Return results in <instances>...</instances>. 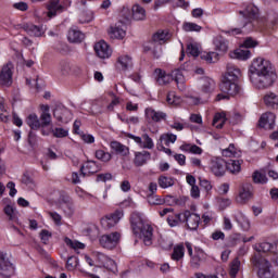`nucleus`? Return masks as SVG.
Wrapping results in <instances>:
<instances>
[{"mask_svg": "<svg viewBox=\"0 0 278 278\" xmlns=\"http://www.w3.org/2000/svg\"><path fill=\"white\" fill-rule=\"evenodd\" d=\"M249 77L251 84L257 90H266L270 88L277 79V73L270 61L257 58L254 59L249 68Z\"/></svg>", "mask_w": 278, "mask_h": 278, "instance_id": "nucleus-1", "label": "nucleus"}, {"mask_svg": "<svg viewBox=\"0 0 278 278\" xmlns=\"http://www.w3.org/2000/svg\"><path fill=\"white\" fill-rule=\"evenodd\" d=\"M257 254H254L251 258L252 266L256 269V275L258 278H275V271H273V265L268 260L261 256L260 253H268L273 249V243L261 242L253 247Z\"/></svg>", "mask_w": 278, "mask_h": 278, "instance_id": "nucleus-2", "label": "nucleus"}, {"mask_svg": "<svg viewBox=\"0 0 278 278\" xmlns=\"http://www.w3.org/2000/svg\"><path fill=\"white\" fill-rule=\"evenodd\" d=\"M130 225L135 236H139L146 247L153 244V226L142 219L140 213H132Z\"/></svg>", "mask_w": 278, "mask_h": 278, "instance_id": "nucleus-3", "label": "nucleus"}, {"mask_svg": "<svg viewBox=\"0 0 278 278\" xmlns=\"http://www.w3.org/2000/svg\"><path fill=\"white\" fill-rule=\"evenodd\" d=\"M154 77L159 86H168L170 81H176L178 89L181 91L186 90V78L184 77L181 70H174L170 74H166V72L161 68H156L154 71Z\"/></svg>", "mask_w": 278, "mask_h": 278, "instance_id": "nucleus-4", "label": "nucleus"}, {"mask_svg": "<svg viewBox=\"0 0 278 278\" xmlns=\"http://www.w3.org/2000/svg\"><path fill=\"white\" fill-rule=\"evenodd\" d=\"M168 40H170V31L159 30L153 35L152 41L146 49H148V51H152L154 58L159 59L162 55V45H164V42H168Z\"/></svg>", "mask_w": 278, "mask_h": 278, "instance_id": "nucleus-5", "label": "nucleus"}, {"mask_svg": "<svg viewBox=\"0 0 278 278\" xmlns=\"http://www.w3.org/2000/svg\"><path fill=\"white\" fill-rule=\"evenodd\" d=\"M100 247L103 249H108L112 251V249H116L118 243L121 242V233L119 232H111L108 235H103L99 239Z\"/></svg>", "mask_w": 278, "mask_h": 278, "instance_id": "nucleus-6", "label": "nucleus"}, {"mask_svg": "<svg viewBox=\"0 0 278 278\" xmlns=\"http://www.w3.org/2000/svg\"><path fill=\"white\" fill-rule=\"evenodd\" d=\"M210 170L215 177H224L227 173V163L223 157H212L210 161Z\"/></svg>", "mask_w": 278, "mask_h": 278, "instance_id": "nucleus-7", "label": "nucleus"}, {"mask_svg": "<svg viewBox=\"0 0 278 278\" xmlns=\"http://www.w3.org/2000/svg\"><path fill=\"white\" fill-rule=\"evenodd\" d=\"M14 64L12 62H8L4 64L0 71V84L1 86H5V88H10L12 86V75H14Z\"/></svg>", "mask_w": 278, "mask_h": 278, "instance_id": "nucleus-8", "label": "nucleus"}, {"mask_svg": "<svg viewBox=\"0 0 278 278\" xmlns=\"http://www.w3.org/2000/svg\"><path fill=\"white\" fill-rule=\"evenodd\" d=\"M182 223H186L187 228L191 231H197L201 223V216L190 211H185L182 213Z\"/></svg>", "mask_w": 278, "mask_h": 278, "instance_id": "nucleus-9", "label": "nucleus"}, {"mask_svg": "<svg viewBox=\"0 0 278 278\" xmlns=\"http://www.w3.org/2000/svg\"><path fill=\"white\" fill-rule=\"evenodd\" d=\"M240 16H242L243 21V27H247L248 23H252L257 18L260 14V10L254 4H245V8L243 11H239Z\"/></svg>", "mask_w": 278, "mask_h": 278, "instance_id": "nucleus-10", "label": "nucleus"}, {"mask_svg": "<svg viewBox=\"0 0 278 278\" xmlns=\"http://www.w3.org/2000/svg\"><path fill=\"white\" fill-rule=\"evenodd\" d=\"M121 218H123V211H115L114 213L103 217L100 223L104 229H112V227H116V225H118Z\"/></svg>", "mask_w": 278, "mask_h": 278, "instance_id": "nucleus-11", "label": "nucleus"}, {"mask_svg": "<svg viewBox=\"0 0 278 278\" xmlns=\"http://www.w3.org/2000/svg\"><path fill=\"white\" fill-rule=\"evenodd\" d=\"M0 275H2V277L14 275V265L8 258V253L3 251H0Z\"/></svg>", "mask_w": 278, "mask_h": 278, "instance_id": "nucleus-12", "label": "nucleus"}, {"mask_svg": "<svg viewBox=\"0 0 278 278\" xmlns=\"http://www.w3.org/2000/svg\"><path fill=\"white\" fill-rule=\"evenodd\" d=\"M47 10L48 18H55L56 14H62L65 10L64 0H49Z\"/></svg>", "mask_w": 278, "mask_h": 278, "instance_id": "nucleus-13", "label": "nucleus"}, {"mask_svg": "<svg viewBox=\"0 0 278 278\" xmlns=\"http://www.w3.org/2000/svg\"><path fill=\"white\" fill-rule=\"evenodd\" d=\"M220 91L226 92V94H229L230 97H236L242 92V89L238 84H236V80H223L219 85Z\"/></svg>", "mask_w": 278, "mask_h": 278, "instance_id": "nucleus-14", "label": "nucleus"}, {"mask_svg": "<svg viewBox=\"0 0 278 278\" xmlns=\"http://www.w3.org/2000/svg\"><path fill=\"white\" fill-rule=\"evenodd\" d=\"M127 138L134 140L141 149H153L155 143H153V139L149 137L148 134H143L142 137H138L131 134L127 135Z\"/></svg>", "mask_w": 278, "mask_h": 278, "instance_id": "nucleus-15", "label": "nucleus"}, {"mask_svg": "<svg viewBox=\"0 0 278 278\" xmlns=\"http://www.w3.org/2000/svg\"><path fill=\"white\" fill-rule=\"evenodd\" d=\"M93 49L100 60H108V58L112 56V48H110V45L103 40L98 41Z\"/></svg>", "mask_w": 278, "mask_h": 278, "instance_id": "nucleus-16", "label": "nucleus"}, {"mask_svg": "<svg viewBox=\"0 0 278 278\" xmlns=\"http://www.w3.org/2000/svg\"><path fill=\"white\" fill-rule=\"evenodd\" d=\"M53 116L59 123H70V121H73V113L65 106H56L53 111Z\"/></svg>", "mask_w": 278, "mask_h": 278, "instance_id": "nucleus-17", "label": "nucleus"}, {"mask_svg": "<svg viewBox=\"0 0 278 278\" xmlns=\"http://www.w3.org/2000/svg\"><path fill=\"white\" fill-rule=\"evenodd\" d=\"M276 118L277 116L275 113L267 112L261 116L258 127H263L264 129H274Z\"/></svg>", "mask_w": 278, "mask_h": 278, "instance_id": "nucleus-18", "label": "nucleus"}, {"mask_svg": "<svg viewBox=\"0 0 278 278\" xmlns=\"http://www.w3.org/2000/svg\"><path fill=\"white\" fill-rule=\"evenodd\" d=\"M99 170H101V166L92 160H88L85 165L80 166V175L84 177H86L87 173L88 175H94V173H99Z\"/></svg>", "mask_w": 278, "mask_h": 278, "instance_id": "nucleus-19", "label": "nucleus"}, {"mask_svg": "<svg viewBox=\"0 0 278 278\" xmlns=\"http://www.w3.org/2000/svg\"><path fill=\"white\" fill-rule=\"evenodd\" d=\"M241 76L242 72L238 68V66L231 63L227 64V72L226 75L224 76V80L238 81V79H240Z\"/></svg>", "mask_w": 278, "mask_h": 278, "instance_id": "nucleus-20", "label": "nucleus"}, {"mask_svg": "<svg viewBox=\"0 0 278 278\" xmlns=\"http://www.w3.org/2000/svg\"><path fill=\"white\" fill-rule=\"evenodd\" d=\"M116 67L119 71H129L134 68V60L127 54L121 55L117 58Z\"/></svg>", "mask_w": 278, "mask_h": 278, "instance_id": "nucleus-21", "label": "nucleus"}, {"mask_svg": "<svg viewBox=\"0 0 278 278\" xmlns=\"http://www.w3.org/2000/svg\"><path fill=\"white\" fill-rule=\"evenodd\" d=\"M146 116L153 123H161V121H166V113L162 111H155L152 108L146 109Z\"/></svg>", "mask_w": 278, "mask_h": 278, "instance_id": "nucleus-22", "label": "nucleus"}, {"mask_svg": "<svg viewBox=\"0 0 278 278\" xmlns=\"http://www.w3.org/2000/svg\"><path fill=\"white\" fill-rule=\"evenodd\" d=\"M151 160V152L149 151H141L135 152L134 165L137 167L144 166Z\"/></svg>", "mask_w": 278, "mask_h": 278, "instance_id": "nucleus-23", "label": "nucleus"}, {"mask_svg": "<svg viewBox=\"0 0 278 278\" xmlns=\"http://www.w3.org/2000/svg\"><path fill=\"white\" fill-rule=\"evenodd\" d=\"M252 197L253 193L251 192V184H247L240 190L239 195L237 198V203H240V205H244V203H247Z\"/></svg>", "mask_w": 278, "mask_h": 278, "instance_id": "nucleus-24", "label": "nucleus"}, {"mask_svg": "<svg viewBox=\"0 0 278 278\" xmlns=\"http://www.w3.org/2000/svg\"><path fill=\"white\" fill-rule=\"evenodd\" d=\"M110 147L116 155H123V157H127L129 154V147L118 142V141H111Z\"/></svg>", "mask_w": 278, "mask_h": 278, "instance_id": "nucleus-25", "label": "nucleus"}, {"mask_svg": "<svg viewBox=\"0 0 278 278\" xmlns=\"http://www.w3.org/2000/svg\"><path fill=\"white\" fill-rule=\"evenodd\" d=\"M206 254L201 249H195L193 256L191 257V266L192 268H199L201 266V262H205Z\"/></svg>", "mask_w": 278, "mask_h": 278, "instance_id": "nucleus-26", "label": "nucleus"}, {"mask_svg": "<svg viewBox=\"0 0 278 278\" xmlns=\"http://www.w3.org/2000/svg\"><path fill=\"white\" fill-rule=\"evenodd\" d=\"M75 70V65L68 61H61L59 63V73L63 77H68V75H73V71Z\"/></svg>", "mask_w": 278, "mask_h": 278, "instance_id": "nucleus-27", "label": "nucleus"}, {"mask_svg": "<svg viewBox=\"0 0 278 278\" xmlns=\"http://www.w3.org/2000/svg\"><path fill=\"white\" fill-rule=\"evenodd\" d=\"M67 38L70 42H83L84 38H86V35H84V33H81V30L77 29L76 27H72L68 30Z\"/></svg>", "mask_w": 278, "mask_h": 278, "instance_id": "nucleus-28", "label": "nucleus"}, {"mask_svg": "<svg viewBox=\"0 0 278 278\" xmlns=\"http://www.w3.org/2000/svg\"><path fill=\"white\" fill-rule=\"evenodd\" d=\"M263 101L267 108H271L273 110H277L278 108V96L275 92H267Z\"/></svg>", "mask_w": 278, "mask_h": 278, "instance_id": "nucleus-29", "label": "nucleus"}, {"mask_svg": "<svg viewBox=\"0 0 278 278\" xmlns=\"http://www.w3.org/2000/svg\"><path fill=\"white\" fill-rule=\"evenodd\" d=\"M24 30L27 33L28 36H35L36 38H40L45 30L40 26H36L34 24H26L24 25Z\"/></svg>", "mask_w": 278, "mask_h": 278, "instance_id": "nucleus-30", "label": "nucleus"}, {"mask_svg": "<svg viewBox=\"0 0 278 278\" xmlns=\"http://www.w3.org/2000/svg\"><path fill=\"white\" fill-rule=\"evenodd\" d=\"M132 18L134 21H146L147 10H144L140 4L132 5Z\"/></svg>", "mask_w": 278, "mask_h": 278, "instance_id": "nucleus-31", "label": "nucleus"}, {"mask_svg": "<svg viewBox=\"0 0 278 278\" xmlns=\"http://www.w3.org/2000/svg\"><path fill=\"white\" fill-rule=\"evenodd\" d=\"M62 210L66 216H73L75 214V203L71 198H65L62 203Z\"/></svg>", "mask_w": 278, "mask_h": 278, "instance_id": "nucleus-32", "label": "nucleus"}, {"mask_svg": "<svg viewBox=\"0 0 278 278\" xmlns=\"http://www.w3.org/2000/svg\"><path fill=\"white\" fill-rule=\"evenodd\" d=\"M214 45L217 49V51H220L222 53H227L229 50V42L223 38V36H218L214 39Z\"/></svg>", "mask_w": 278, "mask_h": 278, "instance_id": "nucleus-33", "label": "nucleus"}, {"mask_svg": "<svg viewBox=\"0 0 278 278\" xmlns=\"http://www.w3.org/2000/svg\"><path fill=\"white\" fill-rule=\"evenodd\" d=\"M230 58L235 60H249L251 58V50L244 49H237L232 53H230Z\"/></svg>", "mask_w": 278, "mask_h": 278, "instance_id": "nucleus-34", "label": "nucleus"}, {"mask_svg": "<svg viewBox=\"0 0 278 278\" xmlns=\"http://www.w3.org/2000/svg\"><path fill=\"white\" fill-rule=\"evenodd\" d=\"M184 255H186V248L184 247V244H178L174 247L172 253V260H174V262H179L180 260H184Z\"/></svg>", "mask_w": 278, "mask_h": 278, "instance_id": "nucleus-35", "label": "nucleus"}, {"mask_svg": "<svg viewBox=\"0 0 278 278\" xmlns=\"http://www.w3.org/2000/svg\"><path fill=\"white\" fill-rule=\"evenodd\" d=\"M161 144H165V147H170L172 144H175L177 142V135H174L172 132L163 134L160 137Z\"/></svg>", "mask_w": 278, "mask_h": 278, "instance_id": "nucleus-36", "label": "nucleus"}, {"mask_svg": "<svg viewBox=\"0 0 278 278\" xmlns=\"http://www.w3.org/2000/svg\"><path fill=\"white\" fill-rule=\"evenodd\" d=\"M237 223L243 231H249V229H251V220H249V217L243 213H240L237 216Z\"/></svg>", "mask_w": 278, "mask_h": 278, "instance_id": "nucleus-37", "label": "nucleus"}, {"mask_svg": "<svg viewBox=\"0 0 278 278\" xmlns=\"http://www.w3.org/2000/svg\"><path fill=\"white\" fill-rule=\"evenodd\" d=\"M214 88H216V83L212 78H204L202 83V92L208 94L210 92H214Z\"/></svg>", "mask_w": 278, "mask_h": 278, "instance_id": "nucleus-38", "label": "nucleus"}, {"mask_svg": "<svg viewBox=\"0 0 278 278\" xmlns=\"http://www.w3.org/2000/svg\"><path fill=\"white\" fill-rule=\"evenodd\" d=\"M180 223H184V213L169 215L167 217V224L169 227H177Z\"/></svg>", "mask_w": 278, "mask_h": 278, "instance_id": "nucleus-39", "label": "nucleus"}, {"mask_svg": "<svg viewBox=\"0 0 278 278\" xmlns=\"http://www.w3.org/2000/svg\"><path fill=\"white\" fill-rule=\"evenodd\" d=\"M127 36L125 28L121 26L111 27V37L116 38L117 40H123L124 37Z\"/></svg>", "mask_w": 278, "mask_h": 278, "instance_id": "nucleus-40", "label": "nucleus"}, {"mask_svg": "<svg viewBox=\"0 0 278 278\" xmlns=\"http://www.w3.org/2000/svg\"><path fill=\"white\" fill-rule=\"evenodd\" d=\"M26 123L30 127V129L38 130V128L41 127L40 119L36 114L28 115V117L26 118Z\"/></svg>", "mask_w": 278, "mask_h": 278, "instance_id": "nucleus-41", "label": "nucleus"}, {"mask_svg": "<svg viewBox=\"0 0 278 278\" xmlns=\"http://www.w3.org/2000/svg\"><path fill=\"white\" fill-rule=\"evenodd\" d=\"M201 60H204L207 64H215L219 60V54L218 52H207L201 55Z\"/></svg>", "mask_w": 278, "mask_h": 278, "instance_id": "nucleus-42", "label": "nucleus"}, {"mask_svg": "<svg viewBox=\"0 0 278 278\" xmlns=\"http://www.w3.org/2000/svg\"><path fill=\"white\" fill-rule=\"evenodd\" d=\"M149 205H164L166 203V200H164L162 197L157 194H148L147 195Z\"/></svg>", "mask_w": 278, "mask_h": 278, "instance_id": "nucleus-43", "label": "nucleus"}, {"mask_svg": "<svg viewBox=\"0 0 278 278\" xmlns=\"http://www.w3.org/2000/svg\"><path fill=\"white\" fill-rule=\"evenodd\" d=\"M227 170H229L232 175H237L242 170L240 161H230L227 163Z\"/></svg>", "mask_w": 278, "mask_h": 278, "instance_id": "nucleus-44", "label": "nucleus"}, {"mask_svg": "<svg viewBox=\"0 0 278 278\" xmlns=\"http://www.w3.org/2000/svg\"><path fill=\"white\" fill-rule=\"evenodd\" d=\"M182 29H184V31H187V33H189V31H197V33H199V31H201L203 29V27H201L197 23L185 22L182 24Z\"/></svg>", "mask_w": 278, "mask_h": 278, "instance_id": "nucleus-45", "label": "nucleus"}, {"mask_svg": "<svg viewBox=\"0 0 278 278\" xmlns=\"http://www.w3.org/2000/svg\"><path fill=\"white\" fill-rule=\"evenodd\" d=\"M224 125H225V114L216 113L213 118V127H216V129H223Z\"/></svg>", "mask_w": 278, "mask_h": 278, "instance_id": "nucleus-46", "label": "nucleus"}, {"mask_svg": "<svg viewBox=\"0 0 278 278\" xmlns=\"http://www.w3.org/2000/svg\"><path fill=\"white\" fill-rule=\"evenodd\" d=\"M252 179L254 184H268V177H266V174H262L261 172H254Z\"/></svg>", "mask_w": 278, "mask_h": 278, "instance_id": "nucleus-47", "label": "nucleus"}, {"mask_svg": "<svg viewBox=\"0 0 278 278\" xmlns=\"http://www.w3.org/2000/svg\"><path fill=\"white\" fill-rule=\"evenodd\" d=\"M238 273H240V260L235 258L231 263H230V271L229 275L231 278H236V276L238 275Z\"/></svg>", "mask_w": 278, "mask_h": 278, "instance_id": "nucleus-48", "label": "nucleus"}, {"mask_svg": "<svg viewBox=\"0 0 278 278\" xmlns=\"http://www.w3.org/2000/svg\"><path fill=\"white\" fill-rule=\"evenodd\" d=\"M64 242L67 247H70V249H74V250L86 249V245L84 243L79 241H73L71 240V238H67V237L64 238Z\"/></svg>", "mask_w": 278, "mask_h": 278, "instance_id": "nucleus-49", "label": "nucleus"}, {"mask_svg": "<svg viewBox=\"0 0 278 278\" xmlns=\"http://www.w3.org/2000/svg\"><path fill=\"white\" fill-rule=\"evenodd\" d=\"M4 214L12 223H16V220H18V218L16 217V211L12 207V205H7L4 207Z\"/></svg>", "mask_w": 278, "mask_h": 278, "instance_id": "nucleus-50", "label": "nucleus"}, {"mask_svg": "<svg viewBox=\"0 0 278 278\" xmlns=\"http://www.w3.org/2000/svg\"><path fill=\"white\" fill-rule=\"evenodd\" d=\"M96 157H97V160H100V162H110V160H112V154H110V152H105L103 150H97Z\"/></svg>", "mask_w": 278, "mask_h": 278, "instance_id": "nucleus-51", "label": "nucleus"}, {"mask_svg": "<svg viewBox=\"0 0 278 278\" xmlns=\"http://www.w3.org/2000/svg\"><path fill=\"white\" fill-rule=\"evenodd\" d=\"M188 55H192V58H199L201 51L199 50V46L197 43H189L187 46Z\"/></svg>", "mask_w": 278, "mask_h": 278, "instance_id": "nucleus-52", "label": "nucleus"}, {"mask_svg": "<svg viewBox=\"0 0 278 278\" xmlns=\"http://www.w3.org/2000/svg\"><path fill=\"white\" fill-rule=\"evenodd\" d=\"M159 243L165 251L173 249V240L168 239V237H161Z\"/></svg>", "mask_w": 278, "mask_h": 278, "instance_id": "nucleus-53", "label": "nucleus"}, {"mask_svg": "<svg viewBox=\"0 0 278 278\" xmlns=\"http://www.w3.org/2000/svg\"><path fill=\"white\" fill-rule=\"evenodd\" d=\"M175 181L172 180V178H168L166 176H161L159 178V186L161 188H170V186H174Z\"/></svg>", "mask_w": 278, "mask_h": 278, "instance_id": "nucleus-54", "label": "nucleus"}, {"mask_svg": "<svg viewBox=\"0 0 278 278\" xmlns=\"http://www.w3.org/2000/svg\"><path fill=\"white\" fill-rule=\"evenodd\" d=\"M21 182L24 184L25 186H29V187L35 186L34 178L31 177V175L28 172H25L22 175Z\"/></svg>", "mask_w": 278, "mask_h": 278, "instance_id": "nucleus-55", "label": "nucleus"}, {"mask_svg": "<svg viewBox=\"0 0 278 278\" xmlns=\"http://www.w3.org/2000/svg\"><path fill=\"white\" fill-rule=\"evenodd\" d=\"M78 264H79V261L77 260L76 256H70L66 262V268L67 270H75Z\"/></svg>", "mask_w": 278, "mask_h": 278, "instance_id": "nucleus-56", "label": "nucleus"}, {"mask_svg": "<svg viewBox=\"0 0 278 278\" xmlns=\"http://www.w3.org/2000/svg\"><path fill=\"white\" fill-rule=\"evenodd\" d=\"M40 122L41 127H49L51 125V113H41Z\"/></svg>", "mask_w": 278, "mask_h": 278, "instance_id": "nucleus-57", "label": "nucleus"}, {"mask_svg": "<svg viewBox=\"0 0 278 278\" xmlns=\"http://www.w3.org/2000/svg\"><path fill=\"white\" fill-rule=\"evenodd\" d=\"M48 215L50 218H52L53 223L58 225V227L62 226V215H60L58 212H48Z\"/></svg>", "mask_w": 278, "mask_h": 278, "instance_id": "nucleus-58", "label": "nucleus"}, {"mask_svg": "<svg viewBox=\"0 0 278 278\" xmlns=\"http://www.w3.org/2000/svg\"><path fill=\"white\" fill-rule=\"evenodd\" d=\"M257 41L251 37L247 38L244 41H243V45L242 47H244V49H254V47H257Z\"/></svg>", "mask_w": 278, "mask_h": 278, "instance_id": "nucleus-59", "label": "nucleus"}, {"mask_svg": "<svg viewBox=\"0 0 278 278\" xmlns=\"http://www.w3.org/2000/svg\"><path fill=\"white\" fill-rule=\"evenodd\" d=\"M222 153L224 157H231L236 155V147L233 146V143H230V146L224 149Z\"/></svg>", "mask_w": 278, "mask_h": 278, "instance_id": "nucleus-60", "label": "nucleus"}, {"mask_svg": "<svg viewBox=\"0 0 278 278\" xmlns=\"http://www.w3.org/2000/svg\"><path fill=\"white\" fill-rule=\"evenodd\" d=\"M10 116L8 115V111L5 110V105L0 102V121L2 123H8Z\"/></svg>", "mask_w": 278, "mask_h": 278, "instance_id": "nucleus-61", "label": "nucleus"}, {"mask_svg": "<svg viewBox=\"0 0 278 278\" xmlns=\"http://www.w3.org/2000/svg\"><path fill=\"white\" fill-rule=\"evenodd\" d=\"M52 132L54 138H66V136H68V130L64 128H55Z\"/></svg>", "mask_w": 278, "mask_h": 278, "instance_id": "nucleus-62", "label": "nucleus"}, {"mask_svg": "<svg viewBox=\"0 0 278 278\" xmlns=\"http://www.w3.org/2000/svg\"><path fill=\"white\" fill-rule=\"evenodd\" d=\"M93 20H94V14L92 12H90L88 14L83 13L80 18H79V22L80 23H90Z\"/></svg>", "mask_w": 278, "mask_h": 278, "instance_id": "nucleus-63", "label": "nucleus"}, {"mask_svg": "<svg viewBox=\"0 0 278 278\" xmlns=\"http://www.w3.org/2000/svg\"><path fill=\"white\" fill-rule=\"evenodd\" d=\"M97 181H112V174L105 173V174H99L97 176Z\"/></svg>", "mask_w": 278, "mask_h": 278, "instance_id": "nucleus-64", "label": "nucleus"}]
</instances>
